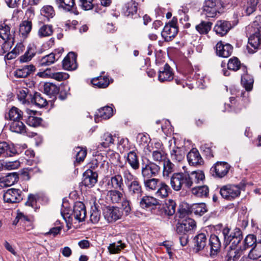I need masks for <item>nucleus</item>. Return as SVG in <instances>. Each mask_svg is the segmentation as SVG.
<instances>
[{"label": "nucleus", "instance_id": "22", "mask_svg": "<svg viewBox=\"0 0 261 261\" xmlns=\"http://www.w3.org/2000/svg\"><path fill=\"white\" fill-rule=\"evenodd\" d=\"M209 245L211 249V256H214L220 251L221 247V242L218 236L212 234L209 239Z\"/></svg>", "mask_w": 261, "mask_h": 261}, {"label": "nucleus", "instance_id": "56", "mask_svg": "<svg viewBox=\"0 0 261 261\" xmlns=\"http://www.w3.org/2000/svg\"><path fill=\"white\" fill-rule=\"evenodd\" d=\"M176 203L172 200L169 199L166 203V206L165 207V213L168 216L173 215L176 212Z\"/></svg>", "mask_w": 261, "mask_h": 261}, {"label": "nucleus", "instance_id": "38", "mask_svg": "<svg viewBox=\"0 0 261 261\" xmlns=\"http://www.w3.org/2000/svg\"><path fill=\"white\" fill-rule=\"evenodd\" d=\"M22 112L16 107H13L9 111L5 118L9 119L11 122L22 119Z\"/></svg>", "mask_w": 261, "mask_h": 261}, {"label": "nucleus", "instance_id": "31", "mask_svg": "<svg viewBox=\"0 0 261 261\" xmlns=\"http://www.w3.org/2000/svg\"><path fill=\"white\" fill-rule=\"evenodd\" d=\"M33 65H25L21 68H19L15 71L14 75L17 78H25L35 70Z\"/></svg>", "mask_w": 261, "mask_h": 261}, {"label": "nucleus", "instance_id": "2", "mask_svg": "<svg viewBox=\"0 0 261 261\" xmlns=\"http://www.w3.org/2000/svg\"><path fill=\"white\" fill-rule=\"evenodd\" d=\"M61 215L67 223H71L73 218L79 222L83 221L86 216V211L84 204L80 201L74 203L71 212L66 208L61 210Z\"/></svg>", "mask_w": 261, "mask_h": 261}, {"label": "nucleus", "instance_id": "23", "mask_svg": "<svg viewBox=\"0 0 261 261\" xmlns=\"http://www.w3.org/2000/svg\"><path fill=\"white\" fill-rule=\"evenodd\" d=\"M159 204V199L150 196H144L140 201V205L143 208H153Z\"/></svg>", "mask_w": 261, "mask_h": 261}, {"label": "nucleus", "instance_id": "46", "mask_svg": "<svg viewBox=\"0 0 261 261\" xmlns=\"http://www.w3.org/2000/svg\"><path fill=\"white\" fill-rule=\"evenodd\" d=\"M53 33V27L49 24L42 25L38 31V35L40 38L51 36Z\"/></svg>", "mask_w": 261, "mask_h": 261}, {"label": "nucleus", "instance_id": "62", "mask_svg": "<svg viewBox=\"0 0 261 261\" xmlns=\"http://www.w3.org/2000/svg\"><path fill=\"white\" fill-rule=\"evenodd\" d=\"M18 179V174L15 172L9 173L5 177L4 181L8 186L13 185Z\"/></svg>", "mask_w": 261, "mask_h": 261}, {"label": "nucleus", "instance_id": "45", "mask_svg": "<svg viewBox=\"0 0 261 261\" xmlns=\"http://www.w3.org/2000/svg\"><path fill=\"white\" fill-rule=\"evenodd\" d=\"M59 91V88L55 84L50 83H46L44 85V92L46 95L50 97L54 96L58 93Z\"/></svg>", "mask_w": 261, "mask_h": 261}, {"label": "nucleus", "instance_id": "30", "mask_svg": "<svg viewBox=\"0 0 261 261\" xmlns=\"http://www.w3.org/2000/svg\"><path fill=\"white\" fill-rule=\"evenodd\" d=\"M205 178L203 172L201 170L194 171L189 173L188 181L190 182V188L195 184H197Z\"/></svg>", "mask_w": 261, "mask_h": 261}, {"label": "nucleus", "instance_id": "43", "mask_svg": "<svg viewBox=\"0 0 261 261\" xmlns=\"http://www.w3.org/2000/svg\"><path fill=\"white\" fill-rule=\"evenodd\" d=\"M212 25V22L210 21H201L196 25L195 29L200 34H207L211 30Z\"/></svg>", "mask_w": 261, "mask_h": 261}, {"label": "nucleus", "instance_id": "34", "mask_svg": "<svg viewBox=\"0 0 261 261\" xmlns=\"http://www.w3.org/2000/svg\"><path fill=\"white\" fill-rule=\"evenodd\" d=\"M10 130L16 133L24 134L26 132V127L21 119H19L10 122Z\"/></svg>", "mask_w": 261, "mask_h": 261}, {"label": "nucleus", "instance_id": "11", "mask_svg": "<svg viewBox=\"0 0 261 261\" xmlns=\"http://www.w3.org/2000/svg\"><path fill=\"white\" fill-rule=\"evenodd\" d=\"M4 200L8 203H17L22 199L21 191L19 189H9L3 195Z\"/></svg>", "mask_w": 261, "mask_h": 261}, {"label": "nucleus", "instance_id": "50", "mask_svg": "<svg viewBox=\"0 0 261 261\" xmlns=\"http://www.w3.org/2000/svg\"><path fill=\"white\" fill-rule=\"evenodd\" d=\"M118 244L116 245L115 243H111L108 247V249L111 254L119 253L120 251L126 247L125 243H122L121 240L118 241Z\"/></svg>", "mask_w": 261, "mask_h": 261}, {"label": "nucleus", "instance_id": "10", "mask_svg": "<svg viewBox=\"0 0 261 261\" xmlns=\"http://www.w3.org/2000/svg\"><path fill=\"white\" fill-rule=\"evenodd\" d=\"M257 31L248 38V44L247 46L248 53L253 54L261 47V37L260 30L257 28Z\"/></svg>", "mask_w": 261, "mask_h": 261}, {"label": "nucleus", "instance_id": "42", "mask_svg": "<svg viewBox=\"0 0 261 261\" xmlns=\"http://www.w3.org/2000/svg\"><path fill=\"white\" fill-rule=\"evenodd\" d=\"M191 191L192 193L198 197H206L209 193L208 188L206 186L195 187Z\"/></svg>", "mask_w": 261, "mask_h": 261}, {"label": "nucleus", "instance_id": "58", "mask_svg": "<svg viewBox=\"0 0 261 261\" xmlns=\"http://www.w3.org/2000/svg\"><path fill=\"white\" fill-rule=\"evenodd\" d=\"M100 212L98 210L97 206L94 204L91 206L90 221L93 223H97L100 220Z\"/></svg>", "mask_w": 261, "mask_h": 261}, {"label": "nucleus", "instance_id": "28", "mask_svg": "<svg viewBox=\"0 0 261 261\" xmlns=\"http://www.w3.org/2000/svg\"><path fill=\"white\" fill-rule=\"evenodd\" d=\"M56 50L54 52L47 55L46 56H44L41 58L40 60L39 64L42 66H49L52 64H53L56 60H58L59 58L60 57V54L63 51V49H60L59 51H58V57L56 56L57 54H56Z\"/></svg>", "mask_w": 261, "mask_h": 261}, {"label": "nucleus", "instance_id": "13", "mask_svg": "<svg viewBox=\"0 0 261 261\" xmlns=\"http://www.w3.org/2000/svg\"><path fill=\"white\" fill-rule=\"evenodd\" d=\"M196 227L195 221L191 218H186L181 223H178L176 227V231L178 233L186 234Z\"/></svg>", "mask_w": 261, "mask_h": 261}, {"label": "nucleus", "instance_id": "17", "mask_svg": "<svg viewBox=\"0 0 261 261\" xmlns=\"http://www.w3.org/2000/svg\"><path fill=\"white\" fill-rule=\"evenodd\" d=\"M65 70H73L77 68L76 56L73 52H70L64 58L62 63Z\"/></svg>", "mask_w": 261, "mask_h": 261}, {"label": "nucleus", "instance_id": "51", "mask_svg": "<svg viewBox=\"0 0 261 261\" xmlns=\"http://www.w3.org/2000/svg\"><path fill=\"white\" fill-rule=\"evenodd\" d=\"M122 169V174L126 186L138 180V178L134 175L129 170L126 168H123Z\"/></svg>", "mask_w": 261, "mask_h": 261}, {"label": "nucleus", "instance_id": "25", "mask_svg": "<svg viewBox=\"0 0 261 261\" xmlns=\"http://www.w3.org/2000/svg\"><path fill=\"white\" fill-rule=\"evenodd\" d=\"M244 73L241 75V84L247 91H250L253 88L254 80L251 75L247 73L245 67H242Z\"/></svg>", "mask_w": 261, "mask_h": 261}, {"label": "nucleus", "instance_id": "24", "mask_svg": "<svg viewBox=\"0 0 261 261\" xmlns=\"http://www.w3.org/2000/svg\"><path fill=\"white\" fill-rule=\"evenodd\" d=\"M17 153V151L13 145H9L6 142H0V156H12Z\"/></svg>", "mask_w": 261, "mask_h": 261}, {"label": "nucleus", "instance_id": "7", "mask_svg": "<svg viewBox=\"0 0 261 261\" xmlns=\"http://www.w3.org/2000/svg\"><path fill=\"white\" fill-rule=\"evenodd\" d=\"M177 23V18L173 17L164 27L161 35L165 41H170L176 36L178 32Z\"/></svg>", "mask_w": 261, "mask_h": 261}, {"label": "nucleus", "instance_id": "54", "mask_svg": "<svg viewBox=\"0 0 261 261\" xmlns=\"http://www.w3.org/2000/svg\"><path fill=\"white\" fill-rule=\"evenodd\" d=\"M192 210L194 214L199 216H202L207 211L206 204L204 203L193 204L192 207Z\"/></svg>", "mask_w": 261, "mask_h": 261}, {"label": "nucleus", "instance_id": "12", "mask_svg": "<svg viewBox=\"0 0 261 261\" xmlns=\"http://www.w3.org/2000/svg\"><path fill=\"white\" fill-rule=\"evenodd\" d=\"M230 168L228 164L225 162H218L211 169V172L215 177L222 178L228 173Z\"/></svg>", "mask_w": 261, "mask_h": 261}, {"label": "nucleus", "instance_id": "44", "mask_svg": "<svg viewBox=\"0 0 261 261\" xmlns=\"http://www.w3.org/2000/svg\"><path fill=\"white\" fill-rule=\"evenodd\" d=\"M241 250L230 248L225 256V261H237L241 256Z\"/></svg>", "mask_w": 261, "mask_h": 261}, {"label": "nucleus", "instance_id": "48", "mask_svg": "<svg viewBox=\"0 0 261 261\" xmlns=\"http://www.w3.org/2000/svg\"><path fill=\"white\" fill-rule=\"evenodd\" d=\"M248 257L250 259L253 260L261 257V242L255 244V246L250 251Z\"/></svg>", "mask_w": 261, "mask_h": 261}, {"label": "nucleus", "instance_id": "21", "mask_svg": "<svg viewBox=\"0 0 261 261\" xmlns=\"http://www.w3.org/2000/svg\"><path fill=\"white\" fill-rule=\"evenodd\" d=\"M187 160L190 165L198 166L203 164V161L198 151L196 149H192L187 154Z\"/></svg>", "mask_w": 261, "mask_h": 261}, {"label": "nucleus", "instance_id": "32", "mask_svg": "<svg viewBox=\"0 0 261 261\" xmlns=\"http://www.w3.org/2000/svg\"><path fill=\"white\" fill-rule=\"evenodd\" d=\"M108 185L110 188L114 189L123 190L124 185L122 175L120 173H117L112 176L109 181Z\"/></svg>", "mask_w": 261, "mask_h": 261}, {"label": "nucleus", "instance_id": "9", "mask_svg": "<svg viewBox=\"0 0 261 261\" xmlns=\"http://www.w3.org/2000/svg\"><path fill=\"white\" fill-rule=\"evenodd\" d=\"M103 215L109 223H113L121 219L122 213L118 207L105 206L103 207Z\"/></svg>", "mask_w": 261, "mask_h": 261}, {"label": "nucleus", "instance_id": "15", "mask_svg": "<svg viewBox=\"0 0 261 261\" xmlns=\"http://www.w3.org/2000/svg\"><path fill=\"white\" fill-rule=\"evenodd\" d=\"M138 4L134 1L127 3L123 8L124 15L130 18L135 19L139 17L137 13Z\"/></svg>", "mask_w": 261, "mask_h": 261}, {"label": "nucleus", "instance_id": "26", "mask_svg": "<svg viewBox=\"0 0 261 261\" xmlns=\"http://www.w3.org/2000/svg\"><path fill=\"white\" fill-rule=\"evenodd\" d=\"M158 78L161 82L170 81L173 79V73L168 64H166L163 69L159 71Z\"/></svg>", "mask_w": 261, "mask_h": 261}, {"label": "nucleus", "instance_id": "61", "mask_svg": "<svg viewBox=\"0 0 261 261\" xmlns=\"http://www.w3.org/2000/svg\"><path fill=\"white\" fill-rule=\"evenodd\" d=\"M35 55V49L33 47H29L25 54L20 57V62L21 63L28 62L32 59Z\"/></svg>", "mask_w": 261, "mask_h": 261}, {"label": "nucleus", "instance_id": "59", "mask_svg": "<svg viewBox=\"0 0 261 261\" xmlns=\"http://www.w3.org/2000/svg\"><path fill=\"white\" fill-rule=\"evenodd\" d=\"M40 171L39 169L35 167L34 168L28 167L23 169L21 171V175L23 179L28 180L30 179V175L32 173H37Z\"/></svg>", "mask_w": 261, "mask_h": 261}, {"label": "nucleus", "instance_id": "53", "mask_svg": "<svg viewBox=\"0 0 261 261\" xmlns=\"http://www.w3.org/2000/svg\"><path fill=\"white\" fill-rule=\"evenodd\" d=\"M32 102H34L36 106L40 108L43 107L47 105L46 99L42 96L41 93L38 92H36L34 94Z\"/></svg>", "mask_w": 261, "mask_h": 261}, {"label": "nucleus", "instance_id": "4", "mask_svg": "<svg viewBox=\"0 0 261 261\" xmlns=\"http://www.w3.org/2000/svg\"><path fill=\"white\" fill-rule=\"evenodd\" d=\"M188 178L189 173L188 172L173 173L170 179V185L172 188L176 191L180 190L182 188H190Z\"/></svg>", "mask_w": 261, "mask_h": 261}, {"label": "nucleus", "instance_id": "37", "mask_svg": "<svg viewBox=\"0 0 261 261\" xmlns=\"http://www.w3.org/2000/svg\"><path fill=\"white\" fill-rule=\"evenodd\" d=\"M107 196L113 203H120L124 197L123 193L118 191V189H113L109 191Z\"/></svg>", "mask_w": 261, "mask_h": 261}, {"label": "nucleus", "instance_id": "39", "mask_svg": "<svg viewBox=\"0 0 261 261\" xmlns=\"http://www.w3.org/2000/svg\"><path fill=\"white\" fill-rule=\"evenodd\" d=\"M258 2L259 0H247L243 6L246 15L249 16L256 11Z\"/></svg>", "mask_w": 261, "mask_h": 261}, {"label": "nucleus", "instance_id": "64", "mask_svg": "<svg viewBox=\"0 0 261 261\" xmlns=\"http://www.w3.org/2000/svg\"><path fill=\"white\" fill-rule=\"evenodd\" d=\"M42 122V119L39 117L30 116L27 120V123L33 127H37L39 126Z\"/></svg>", "mask_w": 261, "mask_h": 261}, {"label": "nucleus", "instance_id": "40", "mask_svg": "<svg viewBox=\"0 0 261 261\" xmlns=\"http://www.w3.org/2000/svg\"><path fill=\"white\" fill-rule=\"evenodd\" d=\"M32 29V23L31 20H27L21 22L19 25V34L25 38L30 33Z\"/></svg>", "mask_w": 261, "mask_h": 261}, {"label": "nucleus", "instance_id": "5", "mask_svg": "<svg viewBox=\"0 0 261 261\" xmlns=\"http://www.w3.org/2000/svg\"><path fill=\"white\" fill-rule=\"evenodd\" d=\"M161 170L159 165L147 160L142 164L141 176L142 179L154 177L158 175Z\"/></svg>", "mask_w": 261, "mask_h": 261}, {"label": "nucleus", "instance_id": "33", "mask_svg": "<svg viewBox=\"0 0 261 261\" xmlns=\"http://www.w3.org/2000/svg\"><path fill=\"white\" fill-rule=\"evenodd\" d=\"M113 109L109 106L104 107L99 109L95 114V120L97 122V119L101 118L103 119L110 118L113 115Z\"/></svg>", "mask_w": 261, "mask_h": 261}, {"label": "nucleus", "instance_id": "63", "mask_svg": "<svg viewBox=\"0 0 261 261\" xmlns=\"http://www.w3.org/2000/svg\"><path fill=\"white\" fill-rule=\"evenodd\" d=\"M121 202V208L126 215H128L132 211L130 201L124 196Z\"/></svg>", "mask_w": 261, "mask_h": 261}, {"label": "nucleus", "instance_id": "16", "mask_svg": "<svg viewBox=\"0 0 261 261\" xmlns=\"http://www.w3.org/2000/svg\"><path fill=\"white\" fill-rule=\"evenodd\" d=\"M232 28V25L229 21L221 20L217 21L214 30L217 34L223 36L227 34Z\"/></svg>", "mask_w": 261, "mask_h": 261}, {"label": "nucleus", "instance_id": "8", "mask_svg": "<svg viewBox=\"0 0 261 261\" xmlns=\"http://www.w3.org/2000/svg\"><path fill=\"white\" fill-rule=\"evenodd\" d=\"M221 5L220 2L214 0H205L203 6V14L206 17L213 18L220 13Z\"/></svg>", "mask_w": 261, "mask_h": 261}, {"label": "nucleus", "instance_id": "14", "mask_svg": "<svg viewBox=\"0 0 261 261\" xmlns=\"http://www.w3.org/2000/svg\"><path fill=\"white\" fill-rule=\"evenodd\" d=\"M126 187L129 195L133 199L138 200L143 193L142 186L138 180L127 185Z\"/></svg>", "mask_w": 261, "mask_h": 261}, {"label": "nucleus", "instance_id": "52", "mask_svg": "<svg viewBox=\"0 0 261 261\" xmlns=\"http://www.w3.org/2000/svg\"><path fill=\"white\" fill-rule=\"evenodd\" d=\"M185 155L184 152L179 148L173 149L171 152V158L174 162L182 161L185 158Z\"/></svg>", "mask_w": 261, "mask_h": 261}, {"label": "nucleus", "instance_id": "55", "mask_svg": "<svg viewBox=\"0 0 261 261\" xmlns=\"http://www.w3.org/2000/svg\"><path fill=\"white\" fill-rule=\"evenodd\" d=\"M93 85L100 88H105L110 84V81L108 77L100 76L93 81Z\"/></svg>", "mask_w": 261, "mask_h": 261}, {"label": "nucleus", "instance_id": "1", "mask_svg": "<svg viewBox=\"0 0 261 261\" xmlns=\"http://www.w3.org/2000/svg\"><path fill=\"white\" fill-rule=\"evenodd\" d=\"M142 180L146 190L148 192H154L155 196L158 198H165L171 192L169 186L159 178L152 177Z\"/></svg>", "mask_w": 261, "mask_h": 261}, {"label": "nucleus", "instance_id": "49", "mask_svg": "<svg viewBox=\"0 0 261 261\" xmlns=\"http://www.w3.org/2000/svg\"><path fill=\"white\" fill-rule=\"evenodd\" d=\"M163 164V176L164 178L168 177L174 172V165L169 159L165 161Z\"/></svg>", "mask_w": 261, "mask_h": 261}, {"label": "nucleus", "instance_id": "29", "mask_svg": "<svg viewBox=\"0 0 261 261\" xmlns=\"http://www.w3.org/2000/svg\"><path fill=\"white\" fill-rule=\"evenodd\" d=\"M55 2L58 9L65 12L71 11L75 7V0H55Z\"/></svg>", "mask_w": 261, "mask_h": 261}, {"label": "nucleus", "instance_id": "3", "mask_svg": "<svg viewBox=\"0 0 261 261\" xmlns=\"http://www.w3.org/2000/svg\"><path fill=\"white\" fill-rule=\"evenodd\" d=\"M14 33L15 31L11 30L9 25L5 23L0 25V37L4 41L2 45L3 53L9 51L12 47L14 42Z\"/></svg>", "mask_w": 261, "mask_h": 261}, {"label": "nucleus", "instance_id": "27", "mask_svg": "<svg viewBox=\"0 0 261 261\" xmlns=\"http://www.w3.org/2000/svg\"><path fill=\"white\" fill-rule=\"evenodd\" d=\"M230 229L228 227H225L223 229L222 234L224 238V243L225 245H227L230 243L231 244L230 248H234L236 247L242 241L243 237L237 238H228V234L229 233Z\"/></svg>", "mask_w": 261, "mask_h": 261}, {"label": "nucleus", "instance_id": "19", "mask_svg": "<svg viewBox=\"0 0 261 261\" xmlns=\"http://www.w3.org/2000/svg\"><path fill=\"white\" fill-rule=\"evenodd\" d=\"M97 174L89 170L83 174L82 184L89 188L93 187L97 181Z\"/></svg>", "mask_w": 261, "mask_h": 261}, {"label": "nucleus", "instance_id": "36", "mask_svg": "<svg viewBox=\"0 0 261 261\" xmlns=\"http://www.w3.org/2000/svg\"><path fill=\"white\" fill-rule=\"evenodd\" d=\"M126 160L133 169L136 170L139 168L138 156L134 151H130L127 153Z\"/></svg>", "mask_w": 261, "mask_h": 261}, {"label": "nucleus", "instance_id": "20", "mask_svg": "<svg viewBox=\"0 0 261 261\" xmlns=\"http://www.w3.org/2000/svg\"><path fill=\"white\" fill-rule=\"evenodd\" d=\"M217 54L220 57L227 58L230 56L232 52L233 47L229 44H224L220 41L216 45Z\"/></svg>", "mask_w": 261, "mask_h": 261}, {"label": "nucleus", "instance_id": "6", "mask_svg": "<svg viewBox=\"0 0 261 261\" xmlns=\"http://www.w3.org/2000/svg\"><path fill=\"white\" fill-rule=\"evenodd\" d=\"M241 190L239 185H227L220 188L219 193L223 198L232 200L240 196Z\"/></svg>", "mask_w": 261, "mask_h": 261}, {"label": "nucleus", "instance_id": "60", "mask_svg": "<svg viewBox=\"0 0 261 261\" xmlns=\"http://www.w3.org/2000/svg\"><path fill=\"white\" fill-rule=\"evenodd\" d=\"M227 68L229 70L237 71L241 68V63L236 57L230 59L227 63Z\"/></svg>", "mask_w": 261, "mask_h": 261}, {"label": "nucleus", "instance_id": "35", "mask_svg": "<svg viewBox=\"0 0 261 261\" xmlns=\"http://www.w3.org/2000/svg\"><path fill=\"white\" fill-rule=\"evenodd\" d=\"M156 148H159V149L154 150L152 151V158L153 161L157 162H164L166 160V156L165 152L162 150L160 149L161 147V144L159 142H157L155 143Z\"/></svg>", "mask_w": 261, "mask_h": 261}, {"label": "nucleus", "instance_id": "57", "mask_svg": "<svg viewBox=\"0 0 261 261\" xmlns=\"http://www.w3.org/2000/svg\"><path fill=\"white\" fill-rule=\"evenodd\" d=\"M40 13L48 19L53 18L55 15L54 8L50 5H46L43 7L40 10Z\"/></svg>", "mask_w": 261, "mask_h": 261}, {"label": "nucleus", "instance_id": "47", "mask_svg": "<svg viewBox=\"0 0 261 261\" xmlns=\"http://www.w3.org/2000/svg\"><path fill=\"white\" fill-rule=\"evenodd\" d=\"M256 242V237L253 234H248L243 241V246L240 247L241 251L245 250L248 248L252 247L254 244L255 245Z\"/></svg>", "mask_w": 261, "mask_h": 261}, {"label": "nucleus", "instance_id": "18", "mask_svg": "<svg viewBox=\"0 0 261 261\" xmlns=\"http://www.w3.org/2000/svg\"><path fill=\"white\" fill-rule=\"evenodd\" d=\"M207 243L206 235L204 233H200L194 238L193 251L195 253H198L202 250L206 246Z\"/></svg>", "mask_w": 261, "mask_h": 261}, {"label": "nucleus", "instance_id": "41", "mask_svg": "<svg viewBox=\"0 0 261 261\" xmlns=\"http://www.w3.org/2000/svg\"><path fill=\"white\" fill-rule=\"evenodd\" d=\"M114 143V137L111 134L106 133L101 137L99 144L98 145V147L101 146L103 148H107L110 147L111 145L113 144Z\"/></svg>", "mask_w": 261, "mask_h": 261}]
</instances>
